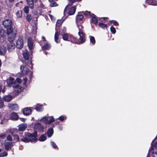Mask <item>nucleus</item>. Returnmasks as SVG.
Here are the masks:
<instances>
[{"label": "nucleus", "instance_id": "obj_1", "mask_svg": "<svg viewBox=\"0 0 157 157\" xmlns=\"http://www.w3.org/2000/svg\"><path fill=\"white\" fill-rule=\"evenodd\" d=\"M37 132L35 131L33 134H31L28 132L25 133V137L22 139L21 140L25 143L29 142H36L37 141L36 139Z\"/></svg>", "mask_w": 157, "mask_h": 157}, {"label": "nucleus", "instance_id": "obj_2", "mask_svg": "<svg viewBox=\"0 0 157 157\" xmlns=\"http://www.w3.org/2000/svg\"><path fill=\"white\" fill-rule=\"evenodd\" d=\"M7 82L9 85L12 86L13 88L14 89V91L16 93H18L21 91L22 88L20 87L18 84H15L16 82L14 81L13 78H10L7 79Z\"/></svg>", "mask_w": 157, "mask_h": 157}, {"label": "nucleus", "instance_id": "obj_3", "mask_svg": "<svg viewBox=\"0 0 157 157\" xmlns=\"http://www.w3.org/2000/svg\"><path fill=\"white\" fill-rule=\"evenodd\" d=\"M17 31L13 29H7V34L8 41H13L15 40Z\"/></svg>", "mask_w": 157, "mask_h": 157}, {"label": "nucleus", "instance_id": "obj_4", "mask_svg": "<svg viewBox=\"0 0 157 157\" xmlns=\"http://www.w3.org/2000/svg\"><path fill=\"white\" fill-rule=\"evenodd\" d=\"M79 23L77 24V26L79 29L78 35L79 36V42L80 44L83 43L85 40V36L83 32V27Z\"/></svg>", "mask_w": 157, "mask_h": 157}, {"label": "nucleus", "instance_id": "obj_5", "mask_svg": "<svg viewBox=\"0 0 157 157\" xmlns=\"http://www.w3.org/2000/svg\"><path fill=\"white\" fill-rule=\"evenodd\" d=\"M62 36L63 40H65L71 41L74 43L80 44L79 41L77 40L75 38L67 33H64L62 34Z\"/></svg>", "mask_w": 157, "mask_h": 157}, {"label": "nucleus", "instance_id": "obj_6", "mask_svg": "<svg viewBox=\"0 0 157 157\" xmlns=\"http://www.w3.org/2000/svg\"><path fill=\"white\" fill-rule=\"evenodd\" d=\"M40 121L46 124H50L54 121V119L52 116H45L40 120Z\"/></svg>", "mask_w": 157, "mask_h": 157}, {"label": "nucleus", "instance_id": "obj_7", "mask_svg": "<svg viewBox=\"0 0 157 157\" xmlns=\"http://www.w3.org/2000/svg\"><path fill=\"white\" fill-rule=\"evenodd\" d=\"M3 45L6 48V47L9 51H12L15 48V44L13 41L5 42L3 43Z\"/></svg>", "mask_w": 157, "mask_h": 157}, {"label": "nucleus", "instance_id": "obj_8", "mask_svg": "<svg viewBox=\"0 0 157 157\" xmlns=\"http://www.w3.org/2000/svg\"><path fill=\"white\" fill-rule=\"evenodd\" d=\"M25 63H24L23 65L21 66L20 69L22 72V74L24 75H27L29 74V75H32L31 72L29 71L28 70V67L26 66Z\"/></svg>", "mask_w": 157, "mask_h": 157}, {"label": "nucleus", "instance_id": "obj_9", "mask_svg": "<svg viewBox=\"0 0 157 157\" xmlns=\"http://www.w3.org/2000/svg\"><path fill=\"white\" fill-rule=\"evenodd\" d=\"M14 143L12 142H9L6 141L1 142V144L4 145L6 150H8L11 149L13 146Z\"/></svg>", "mask_w": 157, "mask_h": 157}, {"label": "nucleus", "instance_id": "obj_10", "mask_svg": "<svg viewBox=\"0 0 157 157\" xmlns=\"http://www.w3.org/2000/svg\"><path fill=\"white\" fill-rule=\"evenodd\" d=\"M151 153L152 157H155V155H157V148L156 147H154L153 146L151 145V147L149 149L147 157H150L149 155Z\"/></svg>", "mask_w": 157, "mask_h": 157}, {"label": "nucleus", "instance_id": "obj_11", "mask_svg": "<svg viewBox=\"0 0 157 157\" xmlns=\"http://www.w3.org/2000/svg\"><path fill=\"white\" fill-rule=\"evenodd\" d=\"M12 22L10 19L5 20L3 22V25L6 28L8 29H12Z\"/></svg>", "mask_w": 157, "mask_h": 157}, {"label": "nucleus", "instance_id": "obj_12", "mask_svg": "<svg viewBox=\"0 0 157 157\" xmlns=\"http://www.w3.org/2000/svg\"><path fill=\"white\" fill-rule=\"evenodd\" d=\"M23 39L22 37H19L16 42V46L18 48H21L23 46Z\"/></svg>", "mask_w": 157, "mask_h": 157}, {"label": "nucleus", "instance_id": "obj_13", "mask_svg": "<svg viewBox=\"0 0 157 157\" xmlns=\"http://www.w3.org/2000/svg\"><path fill=\"white\" fill-rule=\"evenodd\" d=\"M34 129L38 132L43 131L44 129V126L40 123H37L35 124Z\"/></svg>", "mask_w": 157, "mask_h": 157}, {"label": "nucleus", "instance_id": "obj_14", "mask_svg": "<svg viewBox=\"0 0 157 157\" xmlns=\"http://www.w3.org/2000/svg\"><path fill=\"white\" fill-rule=\"evenodd\" d=\"M26 1L29 7L31 9H33L34 7V3H36L38 0H26Z\"/></svg>", "mask_w": 157, "mask_h": 157}, {"label": "nucleus", "instance_id": "obj_15", "mask_svg": "<svg viewBox=\"0 0 157 157\" xmlns=\"http://www.w3.org/2000/svg\"><path fill=\"white\" fill-rule=\"evenodd\" d=\"M83 16L82 14H78L76 17V24H81L83 22Z\"/></svg>", "mask_w": 157, "mask_h": 157}, {"label": "nucleus", "instance_id": "obj_16", "mask_svg": "<svg viewBox=\"0 0 157 157\" xmlns=\"http://www.w3.org/2000/svg\"><path fill=\"white\" fill-rule=\"evenodd\" d=\"M8 107L9 109L14 110H17L18 109V107L16 104H9Z\"/></svg>", "mask_w": 157, "mask_h": 157}, {"label": "nucleus", "instance_id": "obj_17", "mask_svg": "<svg viewBox=\"0 0 157 157\" xmlns=\"http://www.w3.org/2000/svg\"><path fill=\"white\" fill-rule=\"evenodd\" d=\"M23 55L24 58L27 60H28L29 58V54L28 51L27 49H25L23 51ZM31 58V56H30Z\"/></svg>", "mask_w": 157, "mask_h": 157}, {"label": "nucleus", "instance_id": "obj_18", "mask_svg": "<svg viewBox=\"0 0 157 157\" xmlns=\"http://www.w3.org/2000/svg\"><path fill=\"white\" fill-rule=\"evenodd\" d=\"M32 112L31 109L28 107L24 108L23 111V114L25 115H30Z\"/></svg>", "mask_w": 157, "mask_h": 157}, {"label": "nucleus", "instance_id": "obj_19", "mask_svg": "<svg viewBox=\"0 0 157 157\" xmlns=\"http://www.w3.org/2000/svg\"><path fill=\"white\" fill-rule=\"evenodd\" d=\"M146 3L153 6L157 5V1L155 0H146L145 1Z\"/></svg>", "mask_w": 157, "mask_h": 157}, {"label": "nucleus", "instance_id": "obj_20", "mask_svg": "<svg viewBox=\"0 0 157 157\" xmlns=\"http://www.w3.org/2000/svg\"><path fill=\"white\" fill-rule=\"evenodd\" d=\"M28 45L30 50L33 48V42L32 39L30 38H29L28 39Z\"/></svg>", "mask_w": 157, "mask_h": 157}, {"label": "nucleus", "instance_id": "obj_21", "mask_svg": "<svg viewBox=\"0 0 157 157\" xmlns=\"http://www.w3.org/2000/svg\"><path fill=\"white\" fill-rule=\"evenodd\" d=\"M18 117V116L16 113L13 112L10 114V118L13 120H17Z\"/></svg>", "mask_w": 157, "mask_h": 157}, {"label": "nucleus", "instance_id": "obj_22", "mask_svg": "<svg viewBox=\"0 0 157 157\" xmlns=\"http://www.w3.org/2000/svg\"><path fill=\"white\" fill-rule=\"evenodd\" d=\"M27 127V124H21L19 125V130L20 131L25 130Z\"/></svg>", "mask_w": 157, "mask_h": 157}, {"label": "nucleus", "instance_id": "obj_23", "mask_svg": "<svg viewBox=\"0 0 157 157\" xmlns=\"http://www.w3.org/2000/svg\"><path fill=\"white\" fill-rule=\"evenodd\" d=\"M76 9V7L75 6L70 8L68 12L69 15H71L74 14L75 12Z\"/></svg>", "mask_w": 157, "mask_h": 157}, {"label": "nucleus", "instance_id": "obj_24", "mask_svg": "<svg viewBox=\"0 0 157 157\" xmlns=\"http://www.w3.org/2000/svg\"><path fill=\"white\" fill-rule=\"evenodd\" d=\"M6 34L5 31L2 29H0V39L4 38L6 36Z\"/></svg>", "mask_w": 157, "mask_h": 157}, {"label": "nucleus", "instance_id": "obj_25", "mask_svg": "<svg viewBox=\"0 0 157 157\" xmlns=\"http://www.w3.org/2000/svg\"><path fill=\"white\" fill-rule=\"evenodd\" d=\"M3 98L5 101L9 102L12 99V97L11 95H8L4 96Z\"/></svg>", "mask_w": 157, "mask_h": 157}, {"label": "nucleus", "instance_id": "obj_26", "mask_svg": "<svg viewBox=\"0 0 157 157\" xmlns=\"http://www.w3.org/2000/svg\"><path fill=\"white\" fill-rule=\"evenodd\" d=\"M60 34V32L59 31H56L55 35V41L57 43L59 42L60 41L59 40V36Z\"/></svg>", "mask_w": 157, "mask_h": 157}, {"label": "nucleus", "instance_id": "obj_27", "mask_svg": "<svg viewBox=\"0 0 157 157\" xmlns=\"http://www.w3.org/2000/svg\"><path fill=\"white\" fill-rule=\"evenodd\" d=\"M91 17V21L92 22L95 24H96L98 23V20L97 19L96 16L94 14H92L90 16Z\"/></svg>", "mask_w": 157, "mask_h": 157}, {"label": "nucleus", "instance_id": "obj_28", "mask_svg": "<svg viewBox=\"0 0 157 157\" xmlns=\"http://www.w3.org/2000/svg\"><path fill=\"white\" fill-rule=\"evenodd\" d=\"M53 133V130L52 128L49 129L47 132V134L48 137H50Z\"/></svg>", "mask_w": 157, "mask_h": 157}, {"label": "nucleus", "instance_id": "obj_29", "mask_svg": "<svg viewBox=\"0 0 157 157\" xmlns=\"http://www.w3.org/2000/svg\"><path fill=\"white\" fill-rule=\"evenodd\" d=\"M47 134L45 133L44 134L41 135L39 138V141H43L47 139Z\"/></svg>", "mask_w": 157, "mask_h": 157}, {"label": "nucleus", "instance_id": "obj_30", "mask_svg": "<svg viewBox=\"0 0 157 157\" xmlns=\"http://www.w3.org/2000/svg\"><path fill=\"white\" fill-rule=\"evenodd\" d=\"M17 17L18 18H21L22 16V12L21 10H20L17 11L16 13Z\"/></svg>", "mask_w": 157, "mask_h": 157}, {"label": "nucleus", "instance_id": "obj_31", "mask_svg": "<svg viewBox=\"0 0 157 157\" xmlns=\"http://www.w3.org/2000/svg\"><path fill=\"white\" fill-rule=\"evenodd\" d=\"M43 48L44 49L48 50L50 48V45L48 43L46 42L45 43L43 47Z\"/></svg>", "mask_w": 157, "mask_h": 157}, {"label": "nucleus", "instance_id": "obj_32", "mask_svg": "<svg viewBox=\"0 0 157 157\" xmlns=\"http://www.w3.org/2000/svg\"><path fill=\"white\" fill-rule=\"evenodd\" d=\"M6 135L5 134H0V142L4 141L3 140L5 139Z\"/></svg>", "mask_w": 157, "mask_h": 157}, {"label": "nucleus", "instance_id": "obj_33", "mask_svg": "<svg viewBox=\"0 0 157 157\" xmlns=\"http://www.w3.org/2000/svg\"><path fill=\"white\" fill-rule=\"evenodd\" d=\"M6 51V48L5 47L3 49L2 48H0V54L3 55L4 54Z\"/></svg>", "mask_w": 157, "mask_h": 157}, {"label": "nucleus", "instance_id": "obj_34", "mask_svg": "<svg viewBox=\"0 0 157 157\" xmlns=\"http://www.w3.org/2000/svg\"><path fill=\"white\" fill-rule=\"evenodd\" d=\"M90 42L93 44H94L95 43V40L94 38L92 36H89Z\"/></svg>", "mask_w": 157, "mask_h": 157}, {"label": "nucleus", "instance_id": "obj_35", "mask_svg": "<svg viewBox=\"0 0 157 157\" xmlns=\"http://www.w3.org/2000/svg\"><path fill=\"white\" fill-rule=\"evenodd\" d=\"M99 25L100 27L103 29L106 28L108 27L107 25L104 24L102 23H100Z\"/></svg>", "mask_w": 157, "mask_h": 157}, {"label": "nucleus", "instance_id": "obj_36", "mask_svg": "<svg viewBox=\"0 0 157 157\" xmlns=\"http://www.w3.org/2000/svg\"><path fill=\"white\" fill-rule=\"evenodd\" d=\"M4 105L3 101L0 96V108H2Z\"/></svg>", "mask_w": 157, "mask_h": 157}, {"label": "nucleus", "instance_id": "obj_37", "mask_svg": "<svg viewBox=\"0 0 157 157\" xmlns=\"http://www.w3.org/2000/svg\"><path fill=\"white\" fill-rule=\"evenodd\" d=\"M35 109L37 111H40L42 109V106L40 105H37L35 107Z\"/></svg>", "mask_w": 157, "mask_h": 157}, {"label": "nucleus", "instance_id": "obj_38", "mask_svg": "<svg viewBox=\"0 0 157 157\" xmlns=\"http://www.w3.org/2000/svg\"><path fill=\"white\" fill-rule=\"evenodd\" d=\"M63 21L62 20H58L56 22V25L57 26H59L61 25L63 22Z\"/></svg>", "mask_w": 157, "mask_h": 157}, {"label": "nucleus", "instance_id": "obj_39", "mask_svg": "<svg viewBox=\"0 0 157 157\" xmlns=\"http://www.w3.org/2000/svg\"><path fill=\"white\" fill-rule=\"evenodd\" d=\"M50 2V6L51 7L56 6H57V4L55 2Z\"/></svg>", "mask_w": 157, "mask_h": 157}, {"label": "nucleus", "instance_id": "obj_40", "mask_svg": "<svg viewBox=\"0 0 157 157\" xmlns=\"http://www.w3.org/2000/svg\"><path fill=\"white\" fill-rule=\"evenodd\" d=\"M29 6H26L24 9V12L25 13H29Z\"/></svg>", "mask_w": 157, "mask_h": 157}, {"label": "nucleus", "instance_id": "obj_41", "mask_svg": "<svg viewBox=\"0 0 157 157\" xmlns=\"http://www.w3.org/2000/svg\"><path fill=\"white\" fill-rule=\"evenodd\" d=\"M67 117L65 116H60L59 118V119L61 121H63L64 120L66 119Z\"/></svg>", "mask_w": 157, "mask_h": 157}, {"label": "nucleus", "instance_id": "obj_42", "mask_svg": "<svg viewBox=\"0 0 157 157\" xmlns=\"http://www.w3.org/2000/svg\"><path fill=\"white\" fill-rule=\"evenodd\" d=\"M83 14L86 16H91L92 14H91L90 12L87 11H85V12H83Z\"/></svg>", "mask_w": 157, "mask_h": 157}, {"label": "nucleus", "instance_id": "obj_43", "mask_svg": "<svg viewBox=\"0 0 157 157\" xmlns=\"http://www.w3.org/2000/svg\"><path fill=\"white\" fill-rule=\"evenodd\" d=\"M26 17V20L29 22L30 21L32 18L31 16L29 14L27 15Z\"/></svg>", "mask_w": 157, "mask_h": 157}, {"label": "nucleus", "instance_id": "obj_44", "mask_svg": "<svg viewBox=\"0 0 157 157\" xmlns=\"http://www.w3.org/2000/svg\"><path fill=\"white\" fill-rule=\"evenodd\" d=\"M51 145L54 148H58V147L56 144L53 142H51Z\"/></svg>", "mask_w": 157, "mask_h": 157}, {"label": "nucleus", "instance_id": "obj_45", "mask_svg": "<svg viewBox=\"0 0 157 157\" xmlns=\"http://www.w3.org/2000/svg\"><path fill=\"white\" fill-rule=\"evenodd\" d=\"M110 30L111 32L113 34H115L116 32L115 28L113 26H112L110 28Z\"/></svg>", "mask_w": 157, "mask_h": 157}, {"label": "nucleus", "instance_id": "obj_46", "mask_svg": "<svg viewBox=\"0 0 157 157\" xmlns=\"http://www.w3.org/2000/svg\"><path fill=\"white\" fill-rule=\"evenodd\" d=\"M7 155V153L6 152H4L0 154V156L1 157L6 156Z\"/></svg>", "mask_w": 157, "mask_h": 157}, {"label": "nucleus", "instance_id": "obj_47", "mask_svg": "<svg viewBox=\"0 0 157 157\" xmlns=\"http://www.w3.org/2000/svg\"><path fill=\"white\" fill-rule=\"evenodd\" d=\"M7 140L9 141H11L12 140V138L11 136L9 135L7 137Z\"/></svg>", "mask_w": 157, "mask_h": 157}, {"label": "nucleus", "instance_id": "obj_48", "mask_svg": "<svg viewBox=\"0 0 157 157\" xmlns=\"http://www.w3.org/2000/svg\"><path fill=\"white\" fill-rule=\"evenodd\" d=\"M16 81L18 83H20L22 82L21 80L18 78H17L16 80Z\"/></svg>", "mask_w": 157, "mask_h": 157}, {"label": "nucleus", "instance_id": "obj_49", "mask_svg": "<svg viewBox=\"0 0 157 157\" xmlns=\"http://www.w3.org/2000/svg\"><path fill=\"white\" fill-rule=\"evenodd\" d=\"M14 138L17 140L18 141L19 140V138L17 135H16L14 136Z\"/></svg>", "mask_w": 157, "mask_h": 157}, {"label": "nucleus", "instance_id": "obj_50", "mask_svg": "<svg viewBox=\"0 0 157 157\" xmlns=\"http://www.w3.org/2000/svg\"><path fill=\"white\" fill-rule=\"evenodd\" d=\"M112 22H113V23L114 24V25H118V23L117 21H112Z\"/></svg>", "mask_w": 157, "mask_h": 157}, {"label": "nucleus", "instance_id": "obj_51", "mask_svg": "<svg viewBox=\"0 0 157 157\" xmlns=\"http://www.w3.org/2000/svg\"><path fill=\"white\" fill-rule=\"evenodd\" d=\"M27 78H25L23 79V83L24 85H25V83L27 81Z\"/></svg>", "mask_w": 157, "mask_h": 157}, {"label": "nucleus", "instance_id": "obj_52", "mask_svg": "<svg viewBox=\"0 0 157 157\" xmlns=\"http://www.w3.org/2000/svg\"><path fill=\"white\" fill-rule=\"evenodd\" d=\"M32 61L31 60H30L29 61V67H32Z\"/></svg>", "mask_w": 157, "mask_h": 157}, {"label": "nucleus", "instance_id": "obj_53", "mask_svg": "<svg viewBox=\"0 0 157 157\" xmlns=\"http://www.w3.org/2000/svg\"><path fill=\"white\" fill-rule=\"evenodd\" d=\"M20 119L22 121H24L25 120V119L24 118H20Z\"/></svg>", "mask_w": 157, "mask_h": 157}, {"label": "nucleus", "instance_id": "obj_54", "mask_svg": "<svg viewBox=\"0 0 157 157\" xmlns=\"http://www.w3.org/2000/svg\"><path fill=\"white\" fill-rule=\"evenodd\" d=\"M42 38L43 40V41H46L45 38L44 36H42Z\"/></svg>", "mask_w": 157, "mask_h": 157}, {"label": "nucleus", "instance_id": "obj_55", "mask_svg": "<svg viewBox=\"0 0 157 157\" xmlns=\"http://www.w3.org/2000/svg\"><path fill=\"white\" fill-rule=\"evenodd\" d=\"M50 17V18H51V20H53V17L52 15L51 14H49V15Z\"/></svg>", "mask_w": 157, "mask_h": 157}, {"label": "nucleus", "instance_id": "obj_56", "mask_svg": "<svg viewBox=\"0 0 157 157\" xmlns=\"http://www.w3.org/2000/svg\"><path fill=\"white\" fill-rule=\"evenodd\" d=\"M7 120H2V121H1V123H4V122H5L7 121Z\"/></svg>", "mask_w": 157, "mask_h": 157}, {"label": "nucleus", "instance_id": "obj_57", "mask_svg": "<svg viewBox=\"0 0 157 157\" xmlns=\"http://www.w3.org/2000/svg\"><path fill=\"white\" fill-rule=\"evenodd\" d=\"M154 146L155 147H157V141H156L155 143Z\"/></svg>", "mask_w": 157, "mask_h": 157}, {"label": "nucleus", "instance_id": "obj_58", "mask_svg": "<svg viewBox=\"0 0 157 157\" xmlns=\"http://www.w3.org/2000/svg\"><path fill=\"white\" fill-rule=\"evenodd\" d=\"M56 0H49V2H55Z\"/></svg>", "mask_w": 157, "mask_h": 157}, {"label": "nucleus", "instance_id": "obj_59", "mask_svg": "<svg viewBox=\"0 0 157 157\" xmlns=\"http://www.w3.org/2000/svg\"><path fill=\"white\" fill-rule=\"evenodd\" d=\"M2 88V86L1 85H0V93L1 92V91Z\"/></svg>", "mask_w": 157, "mask_h": 157}, {"label": "nucleus", "instance_id": "obj_60", "mask_svg": "<svg viewBox=\"0 0 157 157\" xmlns=\"http://www.w3.org/2000/svg\"><path fill=\"white\" fill-rule=\"evenodd\" d=\"M2 91L3 93H4V92H5V90L4 89H3V90H2Z\"/></svg>", "mask_w": 157, "mask_h": 157}, {"label": "nucleus", "instance_id": "obj_61", "mask_svg": "<svg viewBox=\"0 0 157 157\" xmlns=\"http://www.w3.org/2000/svg\"><path fill=\"white\" fill-rule=\"evenodd\" d=\"M107 18H105V17H104L103 18V19L104 20H105V19Z\"/></svg>", "mask_w": 157, "mask_h": 157}, {"label": "nucleus", "instance_id": "obj_62", "mask_svg": "<svg viewBox=\"0 0 157 157\" xmlns=\"http://www.w3.org/2000/svg\"><path fill=\"white\" fill-rule=\"evenodd\" d=\"M14 0H9V1L11 2H13Z\"/></svg>", "mask_w": 157, "mask_h": 157}, {"label": "nucleus", "instance_id": "obj_63", "mask_svg": "<svg viewBox=\"0 0 157 157\" xmlns=\"http://www.w3.org/2000/svg\"><path fill=\"white\" fill-rule=\"evenodd\" d=\"M20 3H23V2L22 1H21L20 2Z\"/></svg>", "mask_w": 157, "mask_h": 157}, {"label": "nucleus", "instance_id": "obj_64", "mask_svg": "<svg viewBox=\"0 0 157 157\" xmlns=\"http://www.w3.org/2000/svg\"><path fill=\"white\" fill-rule=\"evenodd\" d=\"M18 3H17L16 5V6H17L18 5Z\"/></svg>", "mask_w": 157, "mask_h": 157}]
</instances>
